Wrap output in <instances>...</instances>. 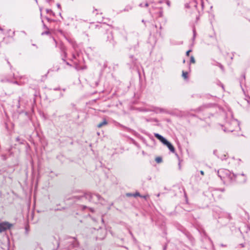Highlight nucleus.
Masks as SVG:
<instances>
[{
	"instance_id": "nucleus-3",
	"label": "nucleus",
	"mask_w": 250,
	"mask_h": 250,
	"mask_svg": "<svg viewBox=\"0 0 250 250\" xmlns=\"http://www.w3.org/2000/svg\"><path fill=\"white\" fill-rule=\"evenodd\" d=\"M12 224L8 222H3L0 223V233L4 232L9 229L12 227Z\"/></svg>"
},
{
	"instance_id": "nucleus-13",
	"label": "nucleus",
	"mask_w": 250,
	"mask_h": 250,
	"mask_svg": "<svg viewBox=\"0 0 250 250\" xmlns=\"http://www.w3.org/2000/svg\"><path fill=\"white\" fill-rule=\"evenodd\" d=\"M166 3L168 5V6L169 7L170 6V2L168 0H166Z\"/></svg>"
},
{
	"instance_id": "nucleus-2",
	"label": "nucleus",
	"mask_w": 250,
	"mask_h": 250,
	"mask_svg": "<svg viewBox=\"0 0 250 250\" xmlns=\"http://www.w3.org/2000/svg\"><path fill=\"white\" fill-rule=\"evenodd\" d=\"M225 131L233 132L239 128L238 121L234 119H231L230 122H227L225 125Z\"/></svg>"
},
{
	"instance_id": "nucleus-9",
	"label": "nucleus",
	"mask_w": 250,
	"mask_h": 250,
	"mask_svg": "<svg viewBox=\"0 0 250 250\" xmlns=\"http://www.w3.org/2000/svg\"><path fill=\"white\" fill-rule=\"evenodd\" d=\"M188 72L183 71L182 76L185 79H187L188 78Z\"/></svg>"
},
{
	"instance_id": "nucleus-15",
	"label": "nucleus",
	"mask_w": 250,
	"mask_h": 250,
	"mask_svg": "<svg viewBox=\"0 0 250 250\" xmlns=\"http://www.w3.org/2000/svg\"><path fill=\"white\" fill-rule=\"evenodd\" d=\"M190 52H191V50H188V51L187 52V53H186V55H187V56H189V53H190Z\"/></svg>"
},
{
	"instance_id": "nucleus-20",
	"label": "nucleus",
	"mask_w": 250,
	"mask_h": 250,
	"mask_svg": "<svg viewBox=\"0 0 250 250\" xmlns=\"http://www.w3.org/2000/svg\"><path fill=\"white\" fill-rule=\"evenodd\" d=\"M240 246H241V247H242V248H243V247H244V244H240Z\"/></svg>"
},
{
	"instance_id": "nucleus-18",
	"label": "nucleus",
	"mask_w": 250,
	"mask_h": 250,
	"mask_svg": "<svg viewBox=\"0 0 250 250\" xmlns=\"http://www.w3.org/2000/svg\"><path fill=\"white\" fill-rule=\"evenodd\" d=\"M147 197V195H146V196H142V197H143V198H144L146 199Z\"/></svg>"
},
{
	"instance_id": "nucleus-11",
	"label": "nucleus",
	"mask_w": 250,
	"mask_h": 250,
	"mask_svg": "<svg viewBox=\"0 0 250 250\" xmlns=\"http://www.w3.org/2000/svg\"><path fill=\"white\" fill-rule=\"evenodd\" d=\"M193 35L192 40L194 41L196 37V31H195V29L194 28L193 29Z\"/></svg>"
},
{
	"instance_id": "nucleus-1",
	"label": "nucleus",
	"mask_w": 250,
	"mask_h": 250,
	"mask_svg": "<svg viewBox=\"0 0 250 250\" xmlns=\"http://www.w3.org/2000/svg\"><path fill=\"white\" fill-rule=\"evenodd\" d=\"M218 175L225 183L234 181L244 183L247 180L246 176L244 174L236 175L227 169H220L218 170Z\"/></svg>"
},
{
	"instance_id": "nucleus-16",
	"label": "nucleus",
	"mask_w": 250,
	"mask_h": 250,
	"mask_svg": "<svg viewBox=\"0 0 250 250\" xmlns=\"http://www.w3.org/2000/svg\"><path fill=\"white\" fill-rule=\"evenodd\" d=\"M57 7H58V8L61 9V5H60V4H59V3H57Z\"/></svg>"
},
{
	"instance_id": "nucleus-22",
	"label": "nucleus",
	"mask_w": 250,
	"mask_h": 250,
	"mask_svg": "<svg viewBox=\"0 0 250 250\" xmlns=\"http://www.w3.org/2000/svg\"><path fill=\"white\" fill-rule=\"evenodd\" d=\"M49 11H50L49 10H48V9L46 10V11H47V13H48Z\"/></svg>"
},
{
	"instance_id": "nucleus-6",
	"label": "nucleus",
	"mask_w": 250,
	"mask_h": 250,
	"mask_svg": "<svg viewBox=\"0 0 250 250\" xmlns=\"http://www.w3.org/2000/svg\"><path fill=\"white\" fill-rule=\"evenodd\" d=\"M88 196H89L91 198H96L98 201H100L101 199H102L101 196L97 194H89Z\"/></svg>"
},
{
	"instance_id": "nucleus-8",
	"label": "nucleus",
	"mask_w": 250,
	"mask_h": 250,
	"mask_svg": "<svg viewBox=\"0 0 250 250\" xmlns=\"http://www.w3.org/2000/svg\"><path fill=\"white\" fill-rule=\"evenodd\" d=\"M155 161L157 163H160L162 162V159L160 157H157L155 158Z\"/></svg>"
},
{
	"instance_id": "nucleus-12",
	"label": "nucleus",
	"mask_w": 250,
	"mask_h": 250,
	"mask_svg": "<svg viewBox=\"0 0 250 250\" xmlns=\"http://www.w3.org/2000/svg\"><path fill=\"white\" fill-rule=\"evenodd\" d=\"M190 62L191 63H195V61L193 56L190 57Z\"/></svg>"
},
{
	"instance_id": "nucleus-7",
	"label": "nucleus",
	"mask_w": 250,
	"mask_h": 250,
	"mask_svg": "<svg viewBox=\"0 0 250 250\" xmlns=\"http://www.w3.org/2000/svg\"><path fill=\"white\" fill-rule=\"evenodd\" d=\"M107 124V122L106 121V120L105 119H104L103 122H102L101 123H100V124H99L97 125V126L99 128H100V127H102L103 125H106Z\"/></svg>"
},
{
	"instance_id": "nucleus-5",
	"label": "nucleus",
	"mask_w": 250,
	"mask_h": 250,
	"mask_svg": "<svg viewBox=\"0 0 250 250\" xmlns=\"http://www.w3.org/2000/svg\"><path fill=\"white\" fill-rule=\"evenodd\" d=\"M155 137L159 139L163 144L166 141V139L161 135L158 133L154 134Z\"/></svg>"
},
{
	"instance_id": "nucleus-23",
	"label": "nucleus",
	"mask_w": 250,
	"mask_h": 250,
	"mask_svg": "<svg viewBox=\"0 0 250 250\" xmlns=\"http://www.w3.org/2000/svg\"><path fill=\"white\" fill-rule=\"evenodd\" d=\"M66 64H67V65H69V63H68V62H67V63H66Z\"/></svg>"
},
{
	"instance_id": "nucleus-19",
	"label": "nucleus",
	"mask_w": 250,
	"mask_h": 250,
	"mask_svg": "<svg viewBox=\"0 0 250 250\" xmlns=\"http://www.w3.org/2000/svg\"><path fill=\"white\" fill-rule=\"evenodd\" d=\"M145 6H146V7H147V6H148V3H147V2H146V4H145Z\"/></svg>"
},
{
	"instance_id": "nucleus-21",
	"label": "nucleus",
	"mask_w": 250,
	"mask_h": 250,
	"mask_svg": "<svg viewBox=\"0 0 250 250\" xmlns=\"http://www.w3.org/2000/svg\"><path fill=\"white\" fill-rule=\"evenodd\" d=\"M139 6H140V7H143V4H142V3H140V4H139Z\"/></svg>"
},
{
	"instance_id": "nucleus-14",
	"label": "nucleus",
	"mask_w": 250,
	"mask_h": 250,
	"mask_svg": "<svg viewBox=\"0 0 250 250\" xmlns=\"http://www.w3.org/2000/svg\"><path fill=\"white\" fill-rule=\"evenodd\" d=\"M49 34V31H45L44 32H43L42 33V35H44V34Z\"/></svg>"
},
{
	"instance_id": "nucleus-4",
	"label": "nucleus",
	"mask_w": 250,
	"mask_h": 250,
	"mask_svg": "<svg viewBox=\"0 0 250 250\" xmlns=\"http://www.w3.org/2000/svg\"><path fill=\"white\" fill-rule=\"evenodd\" d=\"M164 145H166L170 151L173 153L175 152V148L174 146L172 145V144L169 142L168 141L166 140V141L163 143Z\"/></svg>"
},
{
	"instance_id": "nucleus-17",
	"label": "nucleus",
	"mask_w": 250,
	"mask_h": 250,
	"mask_svg": "<svg viewBox=\"0 0 250 250\" xmlns=\"http://www.w3.org/2000/svg\"><path fill=\"white\" fill-rule=\"evenodd\" d=\"M200 173L202 175H204V172L203 170H201L200 171Z\"/></svg>"
},
{
	"instance_id": "nucleus-10",
	"label": "nucleus",
	"mask_w": 250,
	"mask_h": 250,
	"mask_svg": "<svg viewBox=\"0 0 250 250\" xmlns=\"http://www.w3.org/2000/svg\"><path fill=\"white\" fill-rule=\"evenodd\" d=\"M129 196H131V195H132L134 197H137V196H140V197H142V196L140 194V193L138 192H136L135 194H133V195H131V194H127Z\"/></svg>"
}]
</instances>
